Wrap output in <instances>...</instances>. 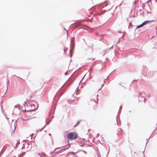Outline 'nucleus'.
I'll use <instances>...</instances> for the list:
<instances>
[{"instance_id":"obj_1","label":"nucleus","mask_w":157,"mask_h":157,"mask_svg":"<svg viewBox=\"0 0 157 157\" xmlns=\"http://www.w3.org/2000/svg\"><path fill=\"white\" fill-rule=\"evenodd\" d=\"M78 134L75 132H70L67 135L68 138L71 140L76 139L78 138Z\"/></svg>"},{"instance_id":"obj_2","label":"nucleus","mask_w":157,"mask_h":157,"mask_svg":"<svg viewBox=\"0 0 157 157\" xmlns=\"http://www.w3.org/2000/svg\"><path fill=\"white\" fill-rule=\"evenodd\" d=\"M154 20H147V21H144V22H143L141 24H140L139 25H137L136 29L135 30H136L137 29H139L141 27H142L143 26L147 24L148 23L150 22L153 21Z\"/></svg>"},{"instance_id":"obj_3","label":"nucleus","mask_w":157,"mask_h":157,"mask_svg":"<svg viewBox=\"0 0 157 157\" xmlns=\"http://www.w3.org/2000/svg\"><path fill=\"white\" fill-rule=\"evenodd\" d=\"M36 109H31L29 110H26V109H25L24 110H23L24 111L26 112H27V116L28 117H30L32 116V115H33L35 114L34 113H30V112H34L35 111Z\"/></svg>"},{"instance_id":"obj_4","label":"nucleus","mask_w":157,"mask_h":157,"mask_svg":"<svg viewBox=\"0 0 157 157\" xmlns=\"http://www.w3.org/2000/svg\"><path fill=\"white\" fill-rule=\"evenodd\" d=\"M75 37H73V38H72L71 39V42L70 43V48H72L73 47V46L74 45V43H75Z\"/></svg>"},{"instance_id":"obj_5","label":"nucleus","mask_w":157,"mask_h":157,"mask_svg":"<svg viewBox=\"0 0 157 157\" xmlns=\"http://www.w3.org/2000/svg\"><path fill=\"white\" fill-rule=\"evenodd\" d=\"M141 8L139 10V12L140 13V14L141 15V14H144V8L143 6H141L140 7Z\"/></svg>"},{"instance_id":"obj_6","label":"nucleus","mask_w":157,"mask_h":157,"mask_svg":"<svg viewBox=\"0 0 157 157\" xmlns=\"http://www.w3.org/2000/svg\"><path fill=\"white\" fill-rule=\"evenodd\" d=\"M65 151V149H61L60 151H58V152H56L55 153L54 155L55 156H56V154H59L60 153H61L64 151Z\"/></svg>"},{"instance_id":"obj_7","label":"nucleus","mask_w":157,"mask_h":157,"mask_svg":"<svg viewBox=\"0 0 157 157\" xmlns=\"http://www.w3.org/2000/svg\"><path fill=\"white\" fill-rule=\"evenodd\" d=\"M69 52H70V53L69 56H70V57H71L72 56V55L71 54L72 52H73V50H72V48H70V50Z\"/></svg>"},{"instance_id":"obj_8","label":"nucleus","mask_w":157,"mask_h":157,"mask_svg":"<svg viewBox=\"0 0 157 157\" xmlns=\"http://www.w3.org/2000/svg\"><path fill=\"white\" fill-rule=\"evenodd\" d=\"M106 11V10H105L103 11L102 12H98V14L99 15H101L103 13H105Z\"/></svg>"},{"instance_id":"obj_9","label":"nucleus","mask_w":157,"mask_h":157,"mask_svg":"<svg viewBox=\"0 0 157 157\" xmlns=\"http://www.w3.org/2000/svg\"><path fill=\"white\" fill-rule=\"evenodd\" d=\"M60 148V147H57L53 151H52V152H51L50 153V154L51 155H52L54 152L56 151V150L57 149H59Z\"/></svg>"},{"instance_id":"obj_10","label":"nucleus","mask_w":157,"mask_h":157,"mask_svg":"<svg viewBox=\"0 0 157 157\" xmlns=\"http://www.w3.org/2000/svg\"><path fill=\"white\" fill-rule=\"evenodd\" d=\"M25 152H23L22 153L19 154L18 155V157H21V156L23 154L24 155L25 154Z\"/></svg>"},{"instance_id":"obj_11","label":"nucleus","mask_w":157,"mask_h":157,"mask_svg":"<svg viewBox=\"0 0 157 157\" xmlns=\"http://www.w3.org/2000/svg\"><path fill=\"white\" fill-rule=\"evenodd\" d=\"M45 125L42 129H39L38 131H37V132H38L39 131L41 132L43 130V129L45 127Z\"/></svg>"},{"instance_id":"obj_12","label":"nucleus","mask_w":157,"mask_h":157,"mask_svg":"<svg viewBox=\"0 0 157 157\" xmlns=\"http://www.w3.org/2000/svg\"><path fill=\"white\" fill-rule=\"evenodd\" d=\"M81 121V120H79V121H78L77 123L76 124H75V127L77 126H78L80 122Z\"/></svg>"},{"instance_id":"obj_13","label":"nucleus","mask_w":157,"mask_h":157,"mask_svg":"<svg viewBox=\"0 0 157 157\" xmlns=\"http://www.w3.org/2000/svg\"><path fill=\"white\" fill-rule=\"evenodd\" d=\"M140 97L143 99H144V102H145V101H146V99L144 98V97L143 96H141Z\"/></svg>"},{"instance_id":"obj_14","label":"nucleus","mask_w":157,"mask_h":157,"mask_svg":"<svg viewBox=\"0 0 157 157\" xmlns=\"http://www.w3.org/2000/svg\"><path fill=\"white\" fill-rule=\"evenodd\" d=\"M20 105L19 104H17V105H15L14 107V108H18V106H19Z\"/></svg>"},{"instance_id":"obj_15","label":"nucleus","mask_w":157,"mask_h":157,"mask_svg":"<svg viewBox=\"0 0 157 157\" xmlns=\"http://www.w3.org/2000/svg\"><path fill=\"white\" fill-rule=\"evenodd\" d=\"M79 90V89L78 88V87H77V88L76 90V91H77V92H76V94H78V93L77 92V91H78Z\"/></svg>"},{"instance_id":"obj_16","label":"nucleus","mask_w":157,"mask_h":157,"mask_svg":"<svg viewBox=\"0 0 157 157\" xmlns=\"http://www.w3.org/2000/svg\"><path fill=\"white\" fill-rule=\"evenodd\" d=\"M156 128L153 131V132L151 133V135L150 136V137L148 139H150V138L151 137H152L153 136H152V134L154 132H155V130H156Z\"/></svg>"},{"instance_id":"obj_17","label":"nucleus","mask_w":157,"mask_h":157,"mask_svg":"<svg viewBox=\"0 0 157 157\" xmlns=\"http://www.w3.org/2000/svg\"><path fill=\"white\" fill-rule=\"evenodd\" d=\"M80 151L82 152H84V153H85V154H86V151H85L83 150H80Z\"/></svg>"},{"instance_id":"obj_18","label":"nucleus","mask_w":157,"mask_h":157,"mask_svg":"<svg viewBox=\"0 0 157 157\" xmlns=\"http://www.w3.org/2000/svg\"><path fill=\"white\" fill-rule=\"evenodd\" d=\"M115 70V69L113 71H112L111 73H110V74L106 78V79H108V77L111 74L113 73V71H114Z\"/></svg>"},{"instance_id":"obj_19","label":"nucleus","mask_w":157,"mask_h":157,"mask_svg":"<svg viewBox=\"0 0 157 157\" xmlns=\"http://www.w3.org/2000/svg\"><path fill=\"white\" fill-rule=\"evenodd\" d=\"M27 145H28V147H29V146L30 145L31 146V148L32 147V145L31 144H30V143H29V144H27Z\"/></svg>"},{"instance_id":"obj_20","label":"nucleus","mask_w":157,"mask_h":157,"mask_svg":"<svg viewBox=\"0 0 157 157\" xmlns=\"http://www.w3.org/2000/svg\"><path fill=\"white\" fill-rule=\"evenodd\" d=\"M69 141L68 140L67 142H68V147H67V149H68V148H69V147L70 146V144H71L69 143Z\"/></svg>"},{"instance_id":"obj_21","label":"nucleus","mask_w":157,"mask_h":157,"mask_svg":"<svg viewBox=\"0 0 157 157\" xmlns=\"http://www.w3.org/2000/svg\"><path fill=\"white\" fill-rule=\"evenodd\" d=\"M64 30L66 31V32H67V36H68V31L65 28H64Z\"/></svg>"},{"instance_id":"obj_22","label":"nucleus","mask_w":157,"mask_h":157,"mask_svg":"<svg viewBox=\"0 0 157 157\" xmlns=\"http://www.w3.org/2000/svg\"><path fill=\"white\" fill-rule=\"evenodd\" d=\"M70 81V82L68 85V86H69L73 82V81L71 80V81Z\"/></svg>"},{"instance_id":"obj_23","label":"nucleus","mask_w":157,"mask_h":157,"mask_svg":"<svg viewBox=\"0 0 157 157\" xmlns=\"http://www.w3.org/2000/svg\"><path fill=\"white\" fill-rule=\"evenodd\" d=\"M51 121V120L49 121V122L48 123L46 121V124H49V123H50V121Z\"/></svg>"},{"instance_id":"obj_24","label":"nucleus","mask_w":157,"mask_h":157,"mask_svg":"<svg viewBox=\"0 0 157 157\" xmlns=\"http://www.w3.org/2000/svg\"><path fill=\"white\" fill-rule=\"evenodd\" d=\"M132 25V22H130V23H129V26H128V29H129L130 26V25Z\"/></svg>"},{"instance_id":"obj_25","label":"nucleus","mask_w":157,"mask_h":157,"mask_svg":"<svg viewBox=\"0 0 157 157\" xmlns=\"http://www.w3.org/2000/svg\"><path fill=\"white\" fill-rule=\"evenodd\" d=\"M25 147V146H24V144H23V146L22 147V149H23Z\"/></svg>"},{"instance_id":"obj_26","label":"nucleus","mask_w":157,"mask_h":157,"mask_svg":"<svg viewBox=\"0 0 157 157\" xmlns=\"http://www.w3.org/2000/svg\"><path fill=\"white\" fill-rule=\"evenodd\" d=\"M64 75H67V71H66L65 73H64Z\"/></svg>"},{"instance_id":"obj_27","label":"nucleus","mask_w":157,"mask_h":157,"mask_svg":"<svg viewBox=\"0 0 157 157\" xmlns=\"http://www.w3.org/2000/svg\"><path fill=\"white\" fill-rule=\"evenodd\" d=\"M124 36V34H123L121 36V38H120L119 39V41H120L121 40V38H122L123 37V36Z\"/></svg>"},{"instance_id":"obj_28","label":"nucleus","mask_w":157,"mask_h":157,"mask_svg":"<svg viewBox=\"0 0 157 157\" xmlns=\"http://www.w3.org/2000/svg\"><path fill=\"white\" fill-rule=\"evenodd\" d=\"M139 95H138V97H140V94H142V92H139Z\"/></svg>"},{"instance_id":"obj_29","label":"nucleus","mask_w":157,"mask_h":157,"mask_svg":"<svg viewBox=\"0 0 157 157\" xmlns=\"http://www.w3.org/2000/svg\"><path fill=\"white\" fill-rule=\"evenodd\" d=\"M122 108V107L121 106H120V109L119 111H120V110H121Z\"/></svg>"},{"instance_id":"obj_30","label":"nucleus","mask_w":157,"mask_h":157,"mask_svg":"<svg viewBox=\"0 0 157 157\" xmlns=\"http://www.w3.org/2000/svg\"><path fill=\"white\" fill-rule=\"evenodd\" d=\"M91 59H92V60H94V59H91L90 58H89L88 59V60H91Z\"/></svg>"},{"instance_id":"obj_31","label":"nucleus","mask_w":157,"mask_h":157,"mask_svg":"<svg viewBox=\"0 0 157 157\" xmlns=\"http://www.w3.org/2000/svg\"><path fill=\"white\" fill-rule=\"evenodd\" d=\"M25 104H26V102L25 101V102H24V106L25 107Z\"/></svg>"},{"instance_id":"obj_32","label":"nucleus","mask_w":157,"mask_h":157,"mask_svg":"<svg viewBox=\"0 0 157 157\" xmlns=\"http://www.w3.org/2000/svg\"><path fill=\"white\" fill-rule=\"evenodd\" d=\"M147 96L149 98V97H150L151 96V95H147Z\"/></svg>"},{"instance_id":"obj_33","label":"nucleus","mask_w":157,"mask_h":157,"mask_svg":"<svg viewBox=\"0 0 157 157\" xmlns=\"http://www.w3.org/2000/svg\"><path fill=\"white\" fill-rule=\"evenodd\" d=\"M94 63H93L92 64V65H91V67H94Z\"/></svg>"},{"instance_id":"obj_34","label":"nucleus","mask_w":157,"mask_h":157,"mask_svg":"<svg viewBox=\"0 0 157 157\" xmlns=\"http://www.w3.org/2000/svg\"><path fill=\"white\" fill-rule=\"evenodd\" d=\"M66 51H67V50H64V53H65V52H66Z\"/></svg>"},{"instance_id":"obj_35","label":"nucleus","mask_w":157,"mask_h":157,"mask_svg":"<svg viewBox=\"0 0 157 157\" xmlns=\"http://www.w3.org/2000/svg\"><path fill=\"white\" fill-rule=\"evenodd\" d=\"M147 13H151V12H149L148 11H147Z\"/></svg>"},{"instance_id":"obj_36","label":"nucleus","mask_w":157,"mask_h":157,"mask_svg":"<svg viewBox=\"0 0 157 157\" xmlns=\"http://www.w3.org/2000/svg\"><path fill=\"white\" fill-rule=\"evenodd\" d=\"M136 3H137V2H136V1L135 2H134L135 4H136Z\"/></svg>"},{"instance_id":"obj_37","label":"nucleus","mask_w":157,"mask_h":157,"mask_svg":"<svg viewBox=\"0 0 157 157\" xmlns=\"http://www.w3.org/2000/svg\"><path fill=\"white\" fill-rule=\"evenodd\" d=\"M32 105L34 106H35V105H34V104H33V105H30V106H32Z\"/></svg>"},{"instance_id":"obj_38","label":"nucleus","mask_w":157,"mask_h":157,"mask_svg":"<svg viewBox=\"0 0 157 157\" xmlns=\"http://www.w3.org/2000/svg\"><path fill=\"white\" fill-rule=\"evenodd\" d=\"M113 46H112V47H111L109 48V49H110L112 48H113Z\"/></svg>"},{"instance_id":"obj_39","label":"nucleus","mask_w":157,"mask_h":157,"mask_svg":"<svg viewBox=\"0 0 157 157\" xmlns=\"http://www.w3.org/2000/svg\"><path fill=\"white\" fill-rule=\"evenodd\" d=\"M85 75H84V76H83V78H82V80L83 79V78H84V77L85 76Z\"/></svg>"},{"instance_id":"obj_40","label":"nucleus","mask_w":157,"mask_h":157,"mask_svg":"<svg viewBox=\"0 0 157 157\" xmlns=\"http://www.w3.org/2000/svg\"><path fill=\"white\" fill-rule=\"evenodd\" d=\"M137 81V80H134L133 82L136 81Z\"/></svg>"},{"instance_id":"obj_41","label":"nucleus","mask_w":157,"mask_h":157,"mask_svg":"<svg viewBox=\"0 0 157 157\" xmlns=\"http://www.w3.org/2000/svg\"><path fill=\"white\" fill-rule=\"evenodd\" d=\"M13 150H12V151H11V152H10L9 153H10V154H11V153H12V152H13Z\"/></svg>"},{"instance_id":"obj_42","label":"nucleus","mask_w":157,"mask_h":157,"mask_svg":"<svg viewBox=\"0 0 157 157\" xmlns=\"http://www.w3.org/2000/svg\"><path fill=\"white\" fill-rule=\"evenodd\" d=\"M110 9H108L107 10L108 11H109Z\"/></svg>"},{"instance_id":"obj_43","label":"nucleus","mask_w":157,"mask_h":157,"mask_svg":"<svg viewBox=\"0 0 157 157\" xmlns=\"http://www.w3.org/2000/svg\"><path fill=\"white\" fill-rule=\"evenodd\" d=\"M148 2H146L145 3L146 4H148Z\"/></svg>"},{"instance_id":"obj_44","label":"nucleus","mask_w":157,"mask_h":157,"mask_svg":"<svg viewBox=\"0 0 157 157\" xmlns=\"http://www.w3.org/2000/svg\"><path fill=\"white\" fill-rule=\"evenodd\" d=\"M99 136V134H97V136Z\"/></svg>"},{"instance_id":"obj_45","label":"nucleus","mask_w":157,"mask_h":157,"mask_svg":"<svg viewBox=\"0 0 157 157\" xmlns=\"http://www.w3.org/2000/svg\"><path fill=\"white\" fill-rule=\"evenodd\" d=\"M93 100H94V101L95 102H96V101H95V100L94 99H93Z\"/></svg>"},{"instance_id":"obj_46","label":"nucleus","mask_w":157,"mask_h":157,"mask_svg":"<svg viewBox=\"0 0 157 157\" xmlns=\"http://www.w3.org/2000/svg\"><path fill=\"white\" fill-rule=\"evenodd\" d=\"M32 97H33V96H30V98H32Z\"/></svg>"},{"instance_id":"obj_47","label":"nucleus","mask_w":157,"mask_h":157,"mask_svg":"<svg viewBox=\"0 0 157 157\" xmlns=\"http://www.w3.org/2000/svg\"><path fill=\"white\" fill-rule=\"evenodd\" d=\"M149 139H147L146 140L147 141Z\"/></svg>"},{"instance_id":"obj_48","label":"nucleus","mask_w":157,"mask_h":157,"mask_svg":"<svg viewBox=\"0 0 157 157\" xmlns=\"http://www.w3.org/2000/svg\"><path fill=\"white\" fill-rule=\"evenodd\" d=\"M118 32L119 33H120L121 32L120 31H118Z\"/></svg>"},{"instance_id":"obj_49","label":"nucleus","mask_w":157,"mask_h":157,"mask_svg":"<svg viewBox=\"0 0 157 157\" xmlns=\"http://www.w3.org/2000/svg\"><path fill=\"white\" fill-rule=\"evenodd\" d=\"M90 75H91V73H89V75H90Z\"/></svg>"},{"instance_id":"obj_50","label":"nucleus","mask_w":157,"mask_h":157,"mask_svg":"<svg viewBox=\"0 0 157 157\" xmlns=\"http://www.w3.org/2000/svg\"><path fill=\"white\" fill-rule=\"evenodd\" d=\"M18 78L20 79H21V78L19 77H18Z\"/></svg>"},{"instance_id":"obj_51","label":"nucleus","mask_w":157,"mask_h":157,"mask_svg":"<svg viewBox=\"0 0 157 157\" xmlns=\"http://www.w3.org/2000/svg\"><path fill=\"white\" fill-rule=\"evenodd\" d=\"M49 135L50 136V135H51V134L49 133Z\"/></svg>"},{"instance_id":"obj_52","label":"nucleus","mask_w":157,"mask_h":157,"mask_svg":"<svg viewBox=\"0 0 157 157\" xmlns=\"http://www.w3.org/2000/svg\"><path fill=\"white\" fill-rule=\"evenodd\" d=\"M147 142H146V146L147 144Z\"/></svg>"},{"instance_id":"obj_53","label":"nucleus","mask_w":157,"mask_h":157,"mask_svg":"<svg viewBox=\"0 0 157 157\" xmlns=\"http://www.w3.org/2000/svg\"><path fill=\"white\" fill-rule=\"evenodd\" d=\"M82 147H83V145H81Z\"/></svg>"},{"instance_id":"obj_54","label":"nucleus","mask_w":157,"mask_h":157,"mask_svg":"<svg viewBox=\"0 0 157 157\" xmlns=\"http://www.w3.org/2000/svg\"><path fill=\"white\" fill-rule=\"evenodd\" d=\"M17 144H16V147H17Z\"/></svg>"},{"instance_id":"obj_55","label":"nucleus","mask_w":157,"mask_h":157,"mask_svg":"<svg viewBox=\"0 0 157 157\" xmlns=\"http://www.w3.org/2000/svg\"><path fill=\"white\" fill-rule=\"evenodd\" d=\"M38 154L39 155H40V154L39 153H38Z\"/></svg>"},{"instance_id":"obj_56","label":"nucleus","mask_w":157,"mask_h":157,"mask_svg":"<svg viewBox=\"0 0 157 157\" xmlns=\"http://www.w3.org/2000/svg\"><path fill=\"white\" fill-rule=\"evenodd\" d=\"M129 113L131 112V111H130H130H129Z\"/></svg>"},{"instance_id":"obj_57","label":"nucleus","mask_w":157,"mask_h":157,"mask_svg":"<svg viewBox=\"0 0 157 157\" xmlns=\"http://www.w3.org/2000/svg\"><path fill=\"white\" fill-rule=\"evenodd\" d=\"M103 85H104V84L102 85L101 86H103Z\"/></svg>"},{"instance_id":"obj_58","label":"nucleus","mask_w":157,"mask_h":157,"mask_svg":"<svg viewBox=\"0 0 157 157\" xmlns=\"http://www.w3.org/2000/svg\"><path fill=\"white\" fill-rule=\"evenodd\" d=\"M84 140H85V139H83Z\"/></svg>"},{"instance_id":"obj_59","label":"nucleus","mask_w":157,"mask_h":157,"mask_svg":"<svg viewBox=\"0 0 157 157\" xmlns=\"http://www.w3.org/2000/svg\"><path fill=\"white\" fill-rule=\"evenodd\" d=\"M101 88H100V89H99V90H100L101 89Z\"/></svg>"},{"instance_id":"obj_60","label":"nucleus","mask_w":157,"mask_h":157,"mask_svg":"<svg viewBox=\"0 0 157 157\" xmlns=\"http://www.w3.org/2000/svg\"><path fill=\"white\" fill-rule=\"evenodd\" d=\"M15 128H16V127H15V128H14L15 129Z\"/></svg>"},{"instance_id":"obj_61","label":"nucleus","mask_w":157,"mask_h":157,"mask_svg":"<svg viewBox=\"0 0 157 157\" xmlns=\"http://www.w3.org/2000/svg\"><path fill=\"white\" fill-rule=\"evenodd\" d=\"M97 99L98 100V98H97Z\"/></svg>"},{"instance_id":"obj_62","label":"nucleus","mask_w":157,"mask_h":157,"mask_svg":"<svg viewBox=\"0 0 157 157\" xmlns=\"http://www.w3.org/2000/svg\"><path fill=\"white\" fill-rule=\"evenodd\" d=\"M157 0H156V1H157Z\"/></svg>"},{"instance_id":"obj_63","label":"nucleus","mask_w":157,"mask_h":157,"mask_svg":"<svg viewBox=\"0 0 157 157\" xmlns=\"http://www.w3.org/2000/svg\"><path fill=\"white\" fill-rule=\"evenodd\" d=\"M156 125H157V123L156 124Z\"/></svg>"},{"instance_id":"obj_64","label":"nucleus","mask_w":157,"mask_h":157,"mask_svg":"<svg viewBox=\"0 0 157 157\" xmlns=\"http://www.w3.org/2000/svg\"><path fill=\"white\" fill-rule=\"evenodd\" d=\"M14 157H16V156Z\"/></svg>"}]
</instances>
